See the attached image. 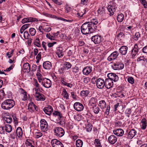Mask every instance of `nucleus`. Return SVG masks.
<instances>
[{
  "instance_id": "nucleus-4",
  "label": "nucleus",
  "mask_w": 147,
  "mask_h": 147,
  "mask_svg": "<svg viewBox=\"0 0 147 147\" xmlns=\"http://www.w3.org/2000/svg\"><path fill=\"white\" fill-rule=\"evenodd\" d=\"M53 131L55 135L59 138L62 137L65 134L64 130L61 127H55L53 129Z\"/></svg>"
},
{
  "instance_id": "nucleus-28",
  "label": "nucleus",
  "mask_w": 147,
  "mask_h": 147,
  "mask_svg": "<svg viewBox=\"0 0 147 147\" xmlns=\"http://www.w3.org/2000/svg\"><path fill=\"white\" fill-rule=\"evenodd\" d=\"M23 69L25 70V72H29L30 71V67L29 64L28 63H24L23 65Z\"/></svg>"
},
{
  "instance_id": "nucleus-33",
  "label": "nucleus",
  "mask_w": 147,
  "mask_h": 147,
  "mask_svg": "<svg viewBox=\"0 0 147 147\" xmlns=\"http://www.w3.org/2000/svg\"><path fill=\"white\" fill-rule=\"evenodd\" d=\"M5 130L7 132H10L12 130V127L9 124L5 125Z\"/></svg>"
},
{
  "instance_id": "nucleus-59",
  "label": "nucleus",
  "mask_w": 147,
  "mask_h": 147,
  "mask_svg": "<svg viewBox=\"0 0 147 147\" xmlns=\"http://www.w3.org/2000/svg\"><path fill=\"white\" fill-rule=\"evenodd\" d=\"M128 82L130 83L133 84L134 83V79L132 77H129L127 79Z\"/></svg>"
},
{
  "instance_id": "nucleus-26",
  "label": "nucleus",
  "mask_w": 147,
  "mask_h": 147,
  "mask_svg": "<svg viewBox=\"0 0 147 147\" xmlns=\"http://www.w3.org/2000/svg\"><path fill=\"white\" fill-rule=\"evenodd\" d=\"M128 49V48L127 46H123L120 48L119 51L121 54L125 55L127 53Z\"/></svg>"
},
{
  "instance_id": "nucleus-11",
  "label": "nucleus",
  "mask_w": 147,
  "mask_h": 147,
  "mask_svg": "<svg viewBox=\"0 0 147 147\" xmlns=\"http://www.w3.org/2000/svg\"><path fill=\"white\" fill-rule=\"evenodd\" d=\"M112 68L114 70H119L122 69L124 67L123 63L121 62H116L112 65Z\"/></svg>"
},
{
  "instance_id": "nucleus-40",
  "label": "nucleus",
  "mask_w": 147,
  "mask_h": 147,
  "mask_svg": "<svg viewBox=\"0 0 147 147\" xmlns=\"http://www.w3.org/2000/svg\"><path fill=\"white\" fill-rule=\"evenodd\" d=\"M83 144L82 141L80 139H78L76 141V147H82Z\"/></svg>"
},
{
  "instance_id": "nucleus-43",
  "label": "nucleus",
  "mask_w": 147,
  "mask_h": 147,
  "mask_svg": "<svg viewBox=\"0 0 147 147\" xmlns=\"http://www.w3.org/2000/svg\"><path fill=\"white\" fill-rule=\"evenodd\" d=\"M34 45L38 47H40V41L38 38H36L34 41Z\"/></svg>"
},
{
  "instance_id": "nucleus-39",
  "label": "nucleus",
  "mask_w": 147,
  "mask_h": 147,
  "mask_svg": "<svg viewBox=\"0 0 147 147\" xmlns=\"http://www.w3.org/2000/svg\"><path fill=\"white\" fill-rule=\"evenodd\" d=\"M34 104L33 102L29 103L28 105V109L30 111H34V108H35Z\"/></svg>"
},
{
  "instance_id": "nucleus-60",
  "label": "nucleus",
  "mask_w": 147,
  "mask_h": 147,
  "mask_svg": "<svg viewBox=\"0 0 147 147\" xmlns=\"http://www.w3.org/2000/svg\"><path fill=\"white\" fill-rule=\"evenodd\" d=\"M84 10V13H77V17H78V18H81L83 16L85 13V11H86V10Z\"/></svg>"
},
{
  "instance_id": "nucleus-55",
  "label": "nucleus",
  "mask_w": 147,
  "mask_h": 147,
  "mask_svg": "<svg viewBox=\"0 0 147 147\" xmlns=\"http://www.w3.org/2000/svg\"><path fill=\"white\" fill-rule=\"evenodd\" d=\"M110 110V106L109 105H108L107 106L106 111L105 113V114L107 116L108 115L109 113Z\"/></svg>"
},
{
  "instance_id": "nucleus-25",
  "label": "nucleus",
  "mask_w": 147,
  "mask_h": 147,
  "mask_svg": "<svg viewBox=\"0 0 147 147\" xmlns=\"http://www.w3.org/2000/svg\"><path fill=\"white\" fill-rule=\"evenodd\" d=\"M52 64L49 61H46L43 63V67L46 69H50L52 68Z\"/></svg>"
},
{
  "instance_id": "nucleus-9",
  "label": "nucleus",
  "mask_w": 147,
  "mask_h": 147,
  "mask_svg": "<svg viewBox=\"0 0 147 147\" xmlns=\"http://www.w3.org/2000/svg\"><path fill=\"white\" fill-rule=\"evenodd\" d=\"M138 47L137 44H135L134 48L131 51V55L132 58L134 59L137 57V56L138 55Z\"/></svg>"
},
{
  "instance_id": "nucleus-56",
  "label": "nucleus",
  "mask_w": 147,
  "mask_h": 147,
  "mask_svg": "<svg viewBox=\"0 0 147 147\" xmlns=\"http://www.w3.org/2000/svg\"><path fill=\"white\" fill-rule=\"evenodd\" d=\"M30 36L28 31H25L24 33V37L26 39H28L29 38V36Z\"/></svg>"
},
{
  "instance_id": "nucleus-30",
  "label": "nucleus",
  "mask_w": 147,
  "mask_h": 147,
  "mask_svg": "<svg viewBox=\"0 0 147 147\" xmlns=\"http://www.w3.org/2000/svg\"><path fill=\"white\" fill-rule=\"evenodd\" d=\"M136 133V131L134 129H131L128 134V137L132 139L135 136Z\"/></svg>"
},
{
  "instance_id": "nucleus-41",
  "label": "nucleus",
  "mask_w": 147,
  "mask_h": 147,
  "mask_svg": "<svg viewBox=\"0 0 147 147\" xmlns=\"http://www.w3.org/2000/svg\"><path fill=\"white\" fill-rule=\"evenodd\" d=\"M92 110L95 114H98L100 111V108L96 105L93 106L92 108Z\"/></svg>"
},
{
  "instance_id": "nucleus-3",
  "label": "nucleus",
  "mask_w": 147,
  "mask_h": 147,
  "mask_svg": "<svg viewBox=\"0 0 147 147\" xmlns=\"http://www.w3.org/2000/svg\"><path fill=\"white\" fill-rule=\"evenodd\" d=\"M117 1L116 0H113L111 2V4L109 5L107 7V9L109 12V14L111 16L114 14V12L117 8Z\"/></svg>"
},
{
  "instance_id": "nucleus-44",
  "label": "nucleus",
  "mask_w": 147,
  "mask_h": 147,
  "mask_svg": "<svg viewBox=\"0 0 147 147\" xmlns=\"http://www.w3.org/2000/svg\"><path fill=\"white\" fill-rule=\"evenodd\" d=\"M64 65L67 70L70 69L72 66L71 63L68 62H65Z\"/></svg>"
},
{
  "instance_id": "nucleus-38",
  "label": "nucleus",
  "mask_w": 147,
  "mask_h": 147,
  "mask_svg": "<svg viewBox=\"0 0 147 147\" xmlns=\"http://www.w3.org/2000/svg\"><path fill=\"white\" fill-rule=\"evenodd\" d=\"M89 93L88 90H82L80 94L82 96L86 97L88 96Z\"/></svg>"
},
{
  "instance_id": "nucleus-52",
  "label": "nucleus",
  "mask_w": 147,
  "mask_h": 147,
  "mask_svg": "<svg viewBox=\"0 0 147 147\" xmlns=\"http://www.w3.org/2000/svg\"><path fill=\"white\" fill-rule=\"evenodd\" d=\"M140 1L144 8L147 9V2L145 0H140Z\"/></svg>"
},
{
  "instance_id": "nucleus-15",
  "label": "nucleus",
  "mask_w": 147,
  "mask_h": 147,
  "mask_svg": "<svg viewBox=\"0 0 147 147\" xmlns=\"http://www.w3.org/2000/svg\"><path fill=\"white\" fill-rule=\"evenodd\" d=\"M91 26H93L94 27V29L96 30L97 29V25L98 23V22L97 19L96 18H92L91 19L90 22H87Z\"/></svg>"
},
{
  "instance_id": "nucleus-27",
  "label": "nucleus",
  "mask_w": 147,
  "mask_h": 147,
  "mask_svg": "<svg viewBox=\"0 0 147 147\" xmlns=\"http://www.w3.org/2000/svg\"><path fill=\"white\" fill-rule=\"evenodd\" d=\"M105 8L101 6L97 10V12L101 16H103L105 14Z\"/></svg>"
},
{
  "instance_id": "nucleus-5",
  "label": "nucleus",
  "mask_w": 147,
  "mask_h": 147,
  "mask_svg": "<svg viewBox=\"0 0 147 147\" xmlns=\"http://www.w3.org/2000/svg\"><path fill=\"white\" fill-rule=\"evenodd\" d=\"M92 40L96 44H99L102 41V37L99 35L92 36L91 38Z\"/></svg>"
},
{
  "instance_id": "nucleus-58",
  "label": "nucleus",
  "mask_w": 147,
  "mask_h": 147,
  "mask_svg": "<svg viewBox=\"0 0 147 147\" xmlns=\"http://www.w3.org/2000/svg\"><path fill=\"white\" fill-rule=\"evenodd\" d=\"M79 71V68L77 66H75L73 69V72L74 73L76 74Z\"/></svg>"
},
{
  "instance_id": "nucleus-48",
  "label": "nucleus",
  "mask_w": 147,
  "mask_h": 147,
  "mask_svg": "<svg viewBox=\"0 0 147 147\" xmlns=\"http://www.w3.org/2000/svg\"><path fill=\"white\" fill-rule=\"evenodd\" d=\"M74 118L75 119L76 121H80L82 119V115L80 114H77L75 115Z\"/></svg>"
},
{
  "instance_id": "nucleus-2",
  "label": "nucleus",
  "mask_w": 147,
  "mask_h": 147,
  "mask_svg": "<svg viewBox=\"0 0 147 147\" xmlns=\"http://www.w3.org/2000/svg\"><path fill=\"white\" fill-rule=\"evenodd\" d=\"M15 105V102L12 99H7L1 104V107L5 110H8L13 108Z\"/></svg>"
},
{
  "instance_id": "nucleus-18",
  "label": "nucleus",
  "mask_w": 147,
  "mask_h": 147,
  "mask_svg": "<svg viewBox=\"0 0 147 147\" xmlns=\"http://www.w3.org/2000/svg\"><path fill=\"white\" fill-rule=\"evenodd\" d=\"M92 67L87 66L84 67L82 70L83 74L85 75H88L92 71Z\"/></svg>"
},
{
  "instance_id": "nucleus-50",
  "label": "nucleus",
  "mask_w": 147,
  "mask_h": 147,
  "mask_svg": "<svg viewBox=\"0 0 147 147\" xmlns=\"http://www.w3.org/2000/svg\"><path fill=\"white\" fill-rule=\"evenodd\" d=\"M30 140L29 139H27L26 140L25 143L26 146L28 147H35L32 145V143L30 142Z\"/></svg>"
},
{
  "instance_id": "nucleus-53",
  "label": "nucleus",
  "mask_w": 147,
  "mask_h": 147,
  "mask_svg": "<svg viewBox=\"0 0 147 147\" xmlns=\"http://www.w3.org/2000/svg\"><path fill=\"white\" fill-rule=\"evenodd\" d=\"M74 53V52L73 49L70 50L68 51L67 55L68 56L70 57L71 56L73 55V54Z\"/></svg>"
},
{
  "instance_id": "nucleus-21",
  "label": "nucleus",
  "mask_w": 147,
  "mask_h": 147,
  "mask_svg": "<svg viewBox=\"0 0 147 147\" xmlns=\"http://www.w3.org/2000/svg\"><path fill=\"white\" fill-rule=\"evenodd\" d=\"M108 140L109 143L111 144H114L117 141V137L115 135H111L108 138Z\"/></svg>"
},
{
  "instance_id": "nucleus-46",
  "label": "nucleus",
  "mask_w": 147,
  "mask_h": 147,
  "mask_svg": "<svg viewBox=\"0 0 147 147\" xmlns=\"http://www.w3.org/2000/svg\"><path fill=\"white\" fill-rule=\"evenodd\" d=\"M34 135L36 138H38L42 136V134L40 131H38L35 132Z\"/></svg>"
},
{
  "instance_id": "nucleus-12",
  "label": "nucleus",
  "mask_w": 147,
  "mask_h": 147,
  "mask_svg": "<svg viewBox=\"0 0 147 147\" xmlns=\"http://www.w3.org/2000/svg\"><path fill=\"white\" fill-rule=\"evenodd\" d=\"M34 96L36 100L38 101H43L46 99L45 96L38 92L36 91Z\"/></svg>"
},
{
  "instance_id": "nucleus-42",
  "label": "nucleus",
  "mask_w": 147,
  "mask_h": 147,
  "mask_svg": "<svg viewBox=\"0 0 147 147\" xmlns=\"http://www.w3.org/2000/svg\"><path fill=\"white\" fill-rule=\"evenodd\" d=\"M63 94L64 98H65L67 100L69 99L68 94L65 88L63 89Z\"/></svg>"
},
{
  "instance_id": "nucleus-54",
  "label": "nucleus",
  "mask_w": 147,
  "mask_h": 147,
  "mask_svg": "<svg viewBox=\"0 0 147 147\" xmlns=\"http://www.w3.org/2000/svg\"><path fill=\"white\" fill-rule=\"evenodd\" d=\"M87 131L88 132L91 131L92 129V126L91 124H88L86 127Z\"/></svg>"
},
{
  "instance_id": "nucleus-45",
  "label": "nucleus",
  "mask_w": 147,
  "mask_h": 147,
  "mask_svg": "<svg viewBox=\"0 0 147 147\" xmlns=\"http://www.w3.org/2000/svg\"><path fill=\"white\" fill-rule=\"evenodd\" d=\"M115 125L116 127H122L123 126V124L121 121H119L115 123Z\"/></svg>"
},
{
  "instance_id": "nucleus-62",
  "label": "nucleus",
  "mask_w": 147,
  "mask_h": 147,
  "mask_svg": "<svg viewBox=\"0 0 147 147\" xmlns=\"http://www.w3.org/2000/svg\"><path fill=\"white\" fill-rule=\"evenodd\" d=\"M5 131L3 126H0V134H4Z\"/></svg>"
},
{
  "instance_id": "nucleus-32",
  "label": "nucleus",
  "mask_w": 147,
  "mask_h": 147,
  "mask_svg": "<svg viewBox=\"0 0 147 147\" xmlns=\"http://www.w3.org/2000/svg\"><path fill=\"white\" fill-rule=\"evenodd\" d=\"M16 133L17 136L19 138L22 136L23 134V132L22 129L20 127H19L17 128Z\"/></svg>"
},
{
  "instance_id": "nucleus-29",
  "label": "nucleus",
  "mask_w": 147,
  "mask_h": 147,
  "mask_svg": "<svg viewBox=\"0 0 147 147\" xmlns=\"http://www.w3.org/2000/svg\"><path fill=\"white\" fill-rule=\"evenodd\" d=\"M98 105L101 109H104L106 108V103L105 100H102L99 102Z\"/></svg>"
},
{
  "instance_id": "nucleus-35",
  "label": "nucleus",
  "mask_w": 147,
  "mask_h": 147,
  "mask_svg": "<svg viewBox=\"0 0 147 147\" xmlns=\"http://www.w3.org/2000/svg\"><path fill=\"white\" fill-rule=\"evenodd\" d=\"M54 116H58V119H60L63 117L62 114L59 111H55L53 113Z\"/></svg>"
},
{
  "instance_id": "nucleus-19",
  "label": "nucleus",
  "mask_w": 147,
  "mask_h": 147,
  "mask_svg": "<svg viewBox=\"0 0 147 147\" xmlns=\"http://www.w3.org/2000/svg\"><path fill=\"white\" fill-rule=\"evenodd\" d=\"M20 93L21 96L22 97V100L23 101H25L28 99V97L27 93L26 91L22 88L20 89Z\"/></svg>"
},
{
  "instance_id": "nucleus-57",
  "label": "nucleus",
  "mask_w": 147,
  "mask_h": 147,
  "mask_svg": "<svg viewBox=\"0 0 147 147\" xmlns=\"http://www.w3.org/2000/svg\"><path fill=\"white\" fill-rule=\"evenodd\" d=\"M90 80V79L89 77H86L83 79V82L85 84H87Z\"/></svg>"
},
{
  "instance_id": "nucleus-47",
  "label": "nucleus",
  "mask_w": 147,
  "mask_h": 147,
  "mask_svg": "<svg viewBox=\"0 0 147 147\" xmlns=\"http://www.w3.org/2000/svg\"><path fill=\"white\" fill-rule=\"evenodd\" d=\"M34 85L36 87L35 89V91H37L38 90L40 91V89L39 87V84H38L37 80H35L34 82Z\"/></svg>"
},
{
  "instance_id": "nucleus-36",
  "label": "nucleus",
  "mask_w": 147,
  "mask_h": 147,
  "mask_svg": "<svg viewBox=\"0 0 147 147\" xmlns=\"http://www.w3.org/2000/svg\"><path fill=\"white\" fill-rule=\"evenodd\" d=\"M124 18L123 14L122 13L118 15L117 17V21L118 22H121L123 20Z\"/></svg>"
},
{
  "instance_id": "nucleus-23",
  "label": "nucleus",
  "mask_w": 147,
  "mask_h": 147,
  "mask_svg": "<svg viewBox=\"0 0 147 147\" xmlns=\"http://www.w3.org/2000/svg\"><path fill=\"white\" fill-rule=\"evenodd\" d=\"M56 54H57L59 58H62L64 54L63 49L62 47H58L57 48Z\"/></svg>"
},
{
  "instance_id": "nucleus-22",
  "label": "nucleus",
  "mask_w": 147,
  "mask_h": 147,
  "mask_svg": "<svg viewBox=\"0 0 147 147\" xmlns=\"http://www.w3.org/2000/svg\"><path fill=\"white\" fill-rule=\"evenodd\" d=\"M53 108L51 106L48 105L47 107H45L43 110L46 114L50 115L53 112Z\"/></svg>"
},
{
  "instance_id": "nucleus-63",
  "label": "nucleus",
  "mask_w": 147,
  "mask_h": 147,
  "mask_svg": "<svg viewBox=\"0 0 147 147\" xmlns=\"http://www.w3.org/2000/svg\"><path fill=\"white\" fill-rule=\"evenodd\" d=\"M51 30V28L50 27H44V29H43V30L46 32H48L50 31Z\"/></svg>"
},
{
  "instance_id": "nucleus-17",
  "label": "nucleus",
  "mask_w": 147,
  "mask_h": 147,
  "mask_svg": "<svg viewBox=\"0 0 147 147\" xmlns=\"http://www.w3.org/2000/svg\"><path fill=\"white\" fill-rule=\"evenodd\" d=\"M105 86L107 89H109L112 88L113 85V81L109 78L105 80Z\"/></svg>"
},
{
  "instance_id": "nucleus-14",
  "label": "nucleus",
  "mask_w": 147,
  "mask_h": 147,
  "mask_svg": "<svg viewBox=\"0 0 147 147\" xmlns=\"http://www.w3.org/2000/svg\"><path fill=\"white\" fill-rule=\"evenodd\" d=\"M107 76L109 79L115 82H117L119 80L118 76L114 73H109L108 74Z\"/></svg>"
},
{
  "instance_id": "nucleus-51",
  "label": "nucleus",
  "mask_w": 147,
  "mask_h": 147,
  "mask_svg": "<svg viewBox=\"0 0 147 147\" xmlns=\"http://www.w3.org/2000/svg\"><path fill=\"white\" fill-rule=\"evenodd\" d=\"M140 33L139 32H136L135 35L134 36L133 38L136 41H137L138 40V38L140 37Z\"/></svg>"
},
{
  "instance_id": "nucleus-37",
  "label": "nucleus",
  "mask_w": 147,
  "mask_h": 147,
  "mask_svg": "<svg viewBox=\"0 0 147 147\" xmlns=\"http://www.w3.org/2000/svg\"><path fill=\"white\" fill-rule=\"evenodd\" d=\"M4 121L7 123H10L12 121V119L11 116H7L4 118Z\"/></svg>"
},
{
  "instance_id": "nucleus-8",
  "label": "nucleus",
  "mask_w": 147,
  "mask_h": 147,
  "mask_svg": "<svg viewBox=\"0 0 147 147\" xmlns=\"http://www.w3.org/2000/svg\"><path fill=\"white\" fill-rule=\"evenodd\" d=\"M51 143L53 147H64L63 144L60 141L56 139H52Z\"/></svg>"
},
{
  "instance_id": "nucleus-31",
  "label": "nucleus",
  "mask_w": 147,
  "mask_h": 147,
  "mask_svg": "<svg viewBox=\"0 0 147 147\" xmlns=\"http://www.w3.org/2000/svg\"><path fill=\"white\" fill-rule=\"evenodd\" d=\"M96 99L95 97H92L89 100V103L92 106H94L96 105Z\"/></svg>"
},
{
  "instance_id": "nucleus-16",
  "label": "nucleus",
  "mask_w": 147,
  "mask_h": 147,
  "mask_svg": "<svg viewBox=\"0 0 147 147\" xmlns=\"http://www.w3.org/2000/svg\"><path fill=\"white\" fill-rule=\"evenodd\" d=\"M119 53L117 51H115L112 53L108 57L107 60L110 61L115 59L118 56Z\"/></svg>"
},
{
  "instance_id": "nucleus-10",
  "label": "nucleus",
  "mask_w": 147,
  "mask_h": 147,
  "mask_svg": "<svg viewBox=\"0 0 147 147\" xmlns=\"http://www.w3.org/2000/svg\"><path fill=\"white\" fill-rule=\"evenodd\" d=\"M95 82H96L97 87L99 89H102L105 86V82L103 79L99 78L97 79Z\"/></svg>"
},
{
  "instance_id": "nucleus-61",
  "label": "nucleus",
  "mask_w": 147,
  "mask_h": 147,
  "mask_svg": "<svg viewBox=\"0 0 147 147\" xmlns=\"http://www.w3.org/2000/svg\"><path fill=\"white\" fill-rule=\"evenodd\" d=\"M124 34L123 32H121L119 33L117 36V37L119 38H123Z\"/></svg>"
},
{
  "instance_id": "nucleus-49",
  "label": "nucleus",
  "mask_w": 147,
  "mask_h": 147,
  "mask_svg": "<svg viewBox=\"0 0 147 147\" xmlns=\"http://www.w3.org/2000/svg\"><path fill=\"white\" fill-rule=\"evenodd\" d=\"M29 32L31 36H34L36 33V30L34 28H31L29 29Z\"/></svg>"
},
{
  "instance_id": "nucleus-24",
  "label": "nucleus",
  "mask_w": 147,
  "mask_h": 147,
  "mask_svg": "<svg viewBox=\"0 0 147 147\" xmlns=\"http://www.w3.org/2000/svg\"><path fill=\"white\" fill-rule=\"evenodd\" d=\"M38 20L36 18H24L22 21V23L24 24L26 22H33L34 21H37Z\"/></svg>"
},
{
  "instance_id": "nucleus-6",
  "label": "nucleus",
  "mask_w": 147,
  "mask_h": 147,
  "mask_svg": "<svg viewBox=\"0 0 147 147\" xmlns=\"http://www.w3.org/2000/svg\"><path fill=\"white\" fill-rule=\"evenodd\" d=\"M40 122L41 130L44 132L47 131L48 129V125L46 121L43 119L40 120Z\"/></svg>"
},
{
  "instance_id": "nucleus-1",
  "label": "nucleus",
  "mask_w": 147,
  "mask_h": 147,
  "mask_svg": "<svg viewBox=\"0 0 147 147\" xmlns=\"http://www.w3.org/2000/svg\"><path fill=\"white\" fill-rule=\"evenodd\" d=\"M81 32L83 34H87L91 33L95 30L94 27L91 26L86 22L83 24L81 27Z\"/></svg>"
},
{
  "instance_id": "nucleus-13",
  "label": "nucleus",
  "mask_w": 147,
  "mask_h": 147,
  "mask_svg": "<svg viewBox=\"0 0 147 147\" xmlns=\"http://www.w3.org/2000/svg\"><path fill=\"white\" fill-rule=\"evenodd\" d=\"M74 107L75 110L78 111H82L84 108L83 105L79 102H76L74 105Z\"/></svg>"
},
{
  "instance_id": "nucleus-20",
  "label": "nucleus",
  "mask_w": 147,
  "mask_h": 147,
  "mask_svg": "<svg viewBox=\"0 0 147 147\" xmlns=\"http://www.w3.org/2000/svg\"><path fill=\"white\" fill-rule=\"evenodd\" d=\"M113 132L115 135L118 136H122L124 133L123 130L121 129H115L113 130Z\"/></svg>"
},
{
  "instance_id": "nucleus-64",
  "label": "nucleus",
  "mask_w": 147,
  "mask_h": 147,
  "mask_svg": "<svg viewBox=\"0 0 147 147\" xmlns=\"http://www.w3.org/2000/svg\"><path fill=\"white\" fill-rule=\"evenodd\" d=\"M46 37L51 40H54V39L53 38L52 35H51L50 34H47L46 35Z\"/></svg>"
},
{
  "instance_id": "nucleus-34",
  "label": "nucleus",
  "mask_w": 147,
  "mask_h": 147,
  "mask_svg": "<svg viewBox=\"0 0 147 147\" xmlns=\"http://www.w3.org/2000/svg\"><path fill=\"white\" fill-rule=\"evenodd\" d=\"M141 123H142L141 128L143 129H146V120L145 119H142Z\"/></svg>"
},
{
  "instance_id": "nucleus-7",
  "label": "nucleus",
  "mask_w": 147,
  "mask_h": 147,
  "mask_svg": "<svg viewBox=\"0 0 147 147\" xmlns=\"http://www.w3.org/2000/svg\"><path fill=\"white\" fill-rule=\"evenodd\" d=\"M42 84L44 87L47 88L51 87L52 85L51 82L50 80L46 78L42 79Z\"/></svg>"
}]
</instances>
